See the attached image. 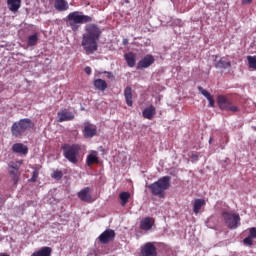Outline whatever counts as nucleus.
I'll return each instance as SVG.
<instances>
[{
	"mask_svg": "<svg viewBox=\"0 0 256 256\" xmlns=\"http://www.w3.org/2000/svg\"><path fill=\"white\" fill-rule=\"evenodd\" d=\"M101 39V29L95 24L86 26V33L82 37V47L87 55H93L99 49L97 41Z\"/></svg>",
	"mask_w": 256,
	"mask_h": 256,
	"instance_id": "f257e3e1",
	"label": "nucleus"
},
{
	"mask_svg": "<svg viewBox=\"0 0 256 256\" xmlns=\"http://www.w3.org/2000/svg\"><path fill=\"white\" fill-rule=\"evenodd\" d=\"M91 21H93L91 16L84 15L83 12L80 11L70 12L66 16L67 27H70L74 32L79 31V25L91 23Z\"/></svg>",
	"mask_w": 256,
	"mask_h": 256,
	"instance_id": "f03ea898",
	"label": "nucleus"
},
{
	"mask_svg": "<svg viewBox=\"0 0 256 256\" xmlns=\"http://www.w3.org/2000/svg\"><path fill=\"white\" fill-rule=\"evenodd\" d=\"M147 187L150 189L152 195L163 199L165 197V191L171 187V176H164Z\"/></svg>",
	"mask_w": 256,
	"mask_h": 256,
	"instance_id": "7ed1b4c3",
	"label": "nucleus"
},
{
	"mask_svg": "<svg viewBox=\"0 0 256 256\" xmlns=\"http://www.w3.org/2000/svg\"><path fill=\"white\" fill-rule=\"evenodd\" d=\"M35 123L29 118L20 119L18 122H14L11 126V133L13 137L21 138L26 131L33 129Z\"/></svg>",
	"mask_w": 256,
	"mask_h": 256,
	"instance_id": "20e7f679",
	"label": "nucleus"
},
{
	"mask_svg": "<svg viewBox=\"0 0 256 256\" xmlns=\"http://www.w3.org/2000/svg\"><path fill=\"white\" fill-rule=\"evenodd\" d=\"M61 149L63 151V156L67 161L73 163V165H77V163H79V155L81 153L80 144H64Z\"/></svg>",
	"mask_w": 256,
	"mask_h": 256,
	"instance_id": "39448f33",
	"label": "nucleus"
},
{
	"mask_svg": "<svg viewBox=\"0 0 256 256\" xmlns=\"http://www.w3.org/2000/svg\"><path fill=\"white\" fill-rule=\"evenodd\" d=\"M222 217L228 227V229H237L241 221L239 214L231 212H222Z\"/></svg>",
	"mask_w": 256,
	"mask_h": 256,
	"instance_id": "423d86ee",
	"label": "nucleus"
},
{
	"mask_svg": "<svg viewBox=\"0 0 256 256\" xmlns=\"http://www.w3.org/2000/svg\"><path fill=\"white\" fill-rule=\"evenodd\" d=\"M100 243L102 245H107V243H111L115 239V230L106 229L99 237Z\"/></svg>",
	"mask_w": 256,
	"mask_h": 256,
	"instance_id": "0eeeda50",
	"label": "nucleus"
},
{
	"mask_svg": "<svg viewBox=\"0 0 256 256\" xmlns=\"http://www.w3.org/2000/svg\"><path fill=\"white\" fill-rule=\"evenodd\" d=\"M82 133L84 137H86V139H93V137L97 135V126L89 122H86L84 124V129L82 130Z\"/></svg>",
	"mask_w": 256,
	"mask_h": 256,
	"instance_id": "6e6552de",
	"label": "nucleus"
},
{
	"mask_svg": "<svg viewBox=\"0 0 256 256\" xmlns=\"http://www.w3.org/2000/svg\"><path fill=\"white\" fill-rule=\"evenodd\" d=\"M142 256H157V248L152 242H147L141 249Z\"/></svg>",
	"mask_w": 256,
	"mask_h": 256,
	"instance_id": "1a4fd4ad",
	"label": "nucleus"
},
{
	"mask_svg": "<svg viewBox=\"0 0 256 256\" xmlns=\"http://www.w3.org/2000/svg\"><path fill=\"white\" fill-rule=\"evenodd\" d=\"M78 198L84 203H93V197L91 196V188L85 187L78 192Z\"/></svg>",
	"mask_w": 256,
	"mask_h": 256,
	"instance_id": "9d476101",
	"label": "nucleus"
},
{
	"mask_svg": "<svg viewBox=\"0 0 256 256\" xmlns=\"http://www.w3.org/2000/svg\"><path fill=\"white\" fill-rule=\"evenodd\" d=\"M153 63H155V57H153L151 54H148L138 62L137 69H147L148 67H151Z\"/></svg>",
	"mask_w": 256,
	"mask_h": 256,
	"instance_id": "9b49d317",
	"label": "nucleus"
},
{
	"mask_svg": "<svg viewBox=\"0 0 256 256\" xmlns=\"http://www.w3.org/2000/svg\"><path fill=\"white\" fill-rule=\"evenodd\" d=\"M73 119H75V114H73V112H69L67 109L58 112L59 123H63L65 121H73Z\"/></svg>",
	"mask_w": 256,
	"mask_h": 256,
	"instance_id": "f8f14e48",
	"label": "nucleus"
},
{
	"mask_svg": "<svg viewBox=\"0 0 256 256\" xmlns=\"http://www.w3.org/2000/svg\"><path fill=\"white\" fill-rule=\"evenodd\" d=\"M154 225L155 219L151 217H146L140 221V229H142V231H151Z\"/></svg>",
	"mask_w": 256,
	"mask_h": 256,
	"instance_id": "ddd939ff",
	"label": "nucleus"
},
{
	"mask_svg": "<svg viewBox=\"0 0 256 256\" xmlns=\"http://www.w3.org/2000/svg\"><path fill=\"white\" fill-rule=\"evenodd\" d=\"M12 152L18 155H27L29 153V148L23 143H15L12 146Z\"/></svg>",
	"mask_w": 256,
	"mask_h": 256,
	"instance_id": "4468645a",
	"label": "nucleus"
},
{
	"mask_svg": "<svg viewBox=\"0 0 256 256\" xmlns=\"http://www.w3.org/2000/svg\"><path fill=\"white\" fill-rule=\"evenodd\" d=\"M54 9L60 13L69 11V2L67 0H54Z\"/></svg>",
	"mask_w": 256,
	"mask_h": 256,
	"instance_id": "2eb2a0df",
	"label": "nucleus"
},
{
	"mask_svg": "<svg viewBox=\"0 0 256 256\" xmlns=\"http://www.w3.org/2000/svg\"><path fill=\"white\" fill-rule=\"evenodd\" d=\"M156 114L157 110L153 105H150L142 111V116L144 119H148L149 121L153 120Z\"/></svg>",
	"mask_w": 256,
	"mask_h": 256,
	"instance_id": "dca6fc26",
	"label": "nucleus"
},
{
	"mask_svg": "<svg viewBox=\"0 0 256 256\" xmlns=\"http://www.w3.org/2000/svg\"><path fill=\"white\" fill-rule=\"evenodd\" d=\"M217 103L222 111H227L231 105V101L223 95L218 96Z\"/></svg>",
	"mask_w": 256,
	"mask_h": 256,
	"instance_id": "f3484780",
	"label": "nucleus"
},
{
	"mask_svg": "<svg viewBox=\"0 0 256 256\" xmlns=\"http://www.w3.org/2000/svg\"><path fill=\"white\" fill-rule=\"evenodd\" d=\"M124 97L126 105H128V107H133V89L130 86H127L124 89Z\"/></svg>",
	"mask_w": 256,
	"mask_h": 256,
	"instance_id": "a211bd4d",
	"label": "nucleus"
},
{
	"mask_svg": "<svg viewBox=\"0 0 256 256\" xmlns=\"http://www.w3.org/2000/svg\"><path fill=\"white\" fill-rule=\"evenodd\" d=\"M7 5L9 11L12 13H17L21 9V0H7Z\"/></svg>",
	"mask_w": 256,
	"mask_h": 256,
	"instance_id": "6ab92c4d",
	"label": "nucleus"
},
{
	"mask_svg": "<svg viewBox=\"0 0 256 256\" xmlns=\"http://www.w3.org/2000/svg\"><path fill=\"white\" fill-rule=\"evenodd\" d=\"M124 59L128 65V67H134L135 63H137V55L133 52H128L124 55Z\"/></svg>",
	"mask_w": 256,
	"mask_h": 256,
	"instance_id": "aec40b11",
	"label": "nucleus"
},
{
	"mask_svg": "<svg viewBox=\"0 0 256 256\" xmlns=\"http://www.w3.org/2000/svg\"><path fill=\"white\" fill-rule=\"evenodd\" d=\"M207 203L204 199H195L193 204V212L195 215H199V212L201 211V207H205Z\"/></svg>",
	"mask_w": 256,
	"mask_h": 256,
	"instance_id": "412c9836",
	"label": "nucleus"
},
{
	"mask_svg": "<svg viewBox=\"0 0 256 256\" xmlns=\"http://www.w3.org/2000/svg\"><path fill=\"white\" fill-rule=\"evenodd\" d=\"M53 249L51 247H42L38 251L32 253L31 256H51Z\"/></svg>",
	"mask_w": 256,
	"mask_h": 256,
	"instance_id": "4be33fe9",
	"label": "nucleus"
},
{
	"mask_svg": "<svg viewBox=\"0 0 256 256\" xmlns=\"http://www.w3.org/2000/svg\"><path fill=\"white\" fill-rule=\"evenodd\" d=\"M94 87L98 91H105L108 87L107 82L101 78L94 80Z\"/></svg>",
	"mask_w": 256,
	"mask_h": 256,
	"instance_id": "5701e85b",
	"label": "nucleus"
},
{
	"mask_svg": "<svg viewBox=\"0 0 256 256\" xmlns=\"http://www.w3.org/2000/svg\"><path fill=\"white\" fill-rule=\"evenodd\" d=\"M120 204L122 207H125L127 203H129V199H131V193L129 192H121L119 194Z\"/></svg>",
	"mask_w": 256,
	"mask_h": 256,
	"instance_id": "b1692460",
	"label": "nucleus"
},
{
	"mask_svg": "<svg viewBox=\"0 0 256 256\" xmlns=\"http://www.w3.org/2000/svg\"><path fill=\"white\" fill-rule=\"evenodd\" d=\"M215 67L216 69H229L231 68V62L220 59L218 62L215 63Z\"/></svg>",
	"mask_w": 256,
	"mask_h": 256,
	"instance_id": "393cba45",
	"label": "nucleus"
},
{
	"mask_svg": "<svg viewBox=\"0 0 256 256\" xmlns=\"http://www.w3.org/2000/svg\"><path fill=\"white\" fill-rule=\"evenodd\" d=\"M38 41H39V36L37 35V33H34L33 35H30L28 37L27 45L28 47H35Z\"/></svg>",
	"mask_w": 256,
	"mask_h": 256,
	"instance_id": "a878e982",
	"label": "nucleus"
},
{
	"mask_svg": "<svg viewBox=\"0 0 256 256\" xmlns=\"http://www.w3.org/2000/svg\"><path fill=\"white\" fill-rule=\"evenodd\" d=\"M21 165H23V160L11 161L8 164L9 170L19 171L21 169Z\"/></svg>",
	"mask_w": 256,
	"mask_h": 256,
	"instance_id": "bb28decb",
	"label": "nucleus"
},
{
	"mask_svg": "<svg viewBox=\"0 0 256 256\" xmlns=\"http://www.w3.org/2000/svg\"><path fill=\"white\" fill-rule=\"evenodd\" d=\"M9 174L14 185H17V183H19V177H21V172H19V170H9Z\"/></svg>",
	"mask_w": 256,
	"mask_h": 256,
	"instance_id": "cd10ccee",
	"label": "nucleus"
},
{
	"mask_svg": "<svg viewBox=\"0 0 256 256\" xmlns=\"http://www.w3.org/2000/svg\"><path fill=\"white\" fill-rule=\"evenodd\" d=\"M86 163L88 165V167H91V165H94V163H99V158H97L95 155L93 154H89L87 156V160Z\"/></svg>",
	"mask_w": 256,
	"mask_h": 256,
	"instance_id": "c85d7f7f",
	"label": "nucleus"
},
{
	"mask_svg": "<svg viewBox=\"0 0 256 256\" xmlns=\"http://www.w3.org/2000/svg\"><path fill=\"white\" fill-rule=\"evenodd\" d=\"M250 69H256V56L247 57Z\"/></svg>",
	"mask_w": 256,
	"mask_h": 256,
	"instance_id": "c756f323",
	"label": "nucleus"
},
{
	"mask_svg": "<svg viewBox=\"0 0 256 256\" xmlns=\"http://www.w3.org/2000/svg\"><path fill=\"white\" fill-rule=\"evenodd\" d=\"M198 91H199V93H201V95H203L205 98H207V100L208 99H211V97H213L212 95H211V93H209V91H207V90H205L203 87H201V86H198Z\"/></svg>",
	"mask_w": 256,
	"mask_h": 256,
	"instance_id": "7c9ffc66",
	"label": "nucleus"
},
{
	"mask_svg": "<svg viewBox=\"0 0 256 256\" xmlns=\"http://www.w3.org/2000/svg\"><path fill=\"white\" fill-rule=\"evenodd\" d=\"M39 178V169H34L32 177L30 178L31 183H35Z\"/></svg>",
	"mask_w": 256,
	"mask_h": 256,
	"instance_id": "2f4dec72",
	"label": "nucleus"
},
{
	"mask_svg": "<svg viewBox=\"0 0 256 256\" xmlns=\"http://www.w3.org/2000/svg\"><path fill=\"white\" fill-rule=\"evenodd\" d=\"M227 111H231L232 113H239V111H241V109H239V107L233 105V103L231 102L230 106H228Z\"/></svg>",
	"mask_w": 256,
	"mask_h": 256,
	"instance_id": "473e14b6",
	"label": "nucleus"
},
{
	"mask_svg": "<svg viewBox=\"0 0 256 256\" xmlns=\"http://www.w3.org/2000/svg\"><path fill=\"white\" fill-rule=\"evenodd\" d=\"M243 243H244V245H248L249 247H251V245H253V238L248 236V237L244 238Z\"/></svg>",
	"mask_w": 256,
	"mask_h": 256,
	"instance_id": "72a5a7b5",
	"label": "nucleus"
},
{
	"mask_svg": "<svg viewBox=\"0 0 256 256\" xmlns=\"http://www.w3.org/2000/svg\"><path fill=\"white\" fill-rule=\"evenodd\" d=\"M52 177H53V179H62V177H63V172H61V171H55V172L52 174Z\"/></svg>",
	"mask_w": 256,
	"mask_h": 256,
	"instance_id": "f704fd0d",
	"label": "nucleus"
},
{
	"mask_svg": "<svg viewBox=\"0 0 256 256\" xmlns=\"http://www.w3.org/2000/svg\"><path fill=\"white\" fill-rule=\"evenodd\" d=\"M249 236L248 237H251L252 239H256V228L255 227H252L249 229Z\"/></svg>",
	"mask_w": 256,
	"mask_h": 256,
	"instance_id": "c9c22d12",
	"label": "nucleus"
},
{
	"mask_svg": "<svg viewBox=\"0 0 256 256\" xmlns=\"http://www.w3.org/2000/svg\"><path fill=\"white\" fill-rule=\"evenodd\" d=\"M207 101H209V107H215V100L213 99V96L210 97Z\"/></svg>",
	"mask_w": 256,
	"mask_h": 256,
	"instance_id": "e433bc0d",
	"label": "nucleus"
},
{
	"mask_svg": "<svg viewBox=\"0 0 256 256\" xmlns=\"http://www.w3.org/2000/svg\"><path fill=\"white\" fill-rule=\"evenodd\" d=\"M84 71H85V73H86V75H91V73L93 72L92 70H91V67H86L85 69H84Z\"/></svg>",
	"mask_w": 256,
	"mask_h": 256,
	"instance_id": "4c0bfd02",
	"label": "nucleus"
},
{
	"mask_svg": "<svg viewBox=\"0 0 256 256\" xmlns=\"http://www.w3.org/2000/svg\"><path fill=\"white\" fill-rule=\"evenodd\" d=\"M191 159H194L195 161H197L199 159V155L198 154H192Z\"/></svg>",
	"mask_w": 256,
	"mask_h": 256,
	"instance_id": "58836bf2",
	"label": "nucleus"
},
{
	"mask_svg": "<svg viewBox=\"0 0 256 256\" xmlns=\"http://www.w3.org/2000/svg\"><path fill=\"white\" fill-rule=\"evenodd\" d=\"M106 73H107V78H108V79L113 78V73H111V72H106Z\"/></svg>",
	"mask_w": 256,
	"mask_h": 256,
	"instance_id": "ea45409f",
	"label": "nucleus"
},
{
	"mask_svg": "<svg viewBox=\"0 0 256 256\" xmlns=\"http://www.w3.org/2000/svg\"><path fill=\"white\" fill-rule=\"evenodd\" d=\"M246 1H247V3H252L253 0H246Z\"/></svg>",
	"mask_w": 256,
	"mask_h": 256,
	"instance_id": "a19ab883",
	"label": "nucleus"
},
{
	"mask_svg": "<svg viewBox=\"0 0 256 256\" xmlns=\"http://www.w3.org/2000/svg\"><path fill=\"white\" fill-rule=\"evenodd\" d=\"M0 256H9V254H1Z\"/></svg>",
	"mask_w": 256,
	"mask_h": 256,
	"instance_id": "79ce46f5",
	"label": "nucleus"
},
{
	"mask_svg": "<svg viewBox=\"0 0 256 256\" xmlns=\"http://www.w3.org/2000/svg\"><path fill=\"white\" fill-rule=\"evenodd\" d=\"M212 141H213V138H210V139H209V143H211Z\"/></svg>",
	"mask_w": 256,
	"mask_h": 256,
	"instance_id": "37998d69",
	"label": "nucleus"
}]
</instances>
